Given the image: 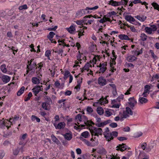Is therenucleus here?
Returning <instances> with one entry per match:
<instances>
[{"label": "nucleus", "instance_id": "obj_1", "mask_svg": "<svg viewBox=\"0 0 159 159\" xmlns=\"http://www.w3.org/2000/svg\"><path fill=\"white\" fill-rule=\"evenodd\" d=\"M133 114V111L131 110L130 108L127 107L126 108L125 110L123 112L122 116L123 118H127L130 115H132Z\"/></svg>", "mask_w": 159, "mask_h": 159}, {"label": "nucleus", "instance_id": "obj_2", "mask_svg": "<svg viewBox=\"0 0 159 159\" xmlns=\"http://www.w3.org/2000/svg\"><path fill=\"white\" fill-rule=\"evenodd\" d=\"M102 130L101 128L98 127H94L93 131L91 132L92 135L97 136L98 135H102Z\"/></svg>", "mask_w": 159, "mask_h": 159}, {"label": "nucleus", "instance_id": "obj_3", "mask_svg": "<svg viewBox=\"0 0 159 159\" xmlns=\"http://www.w3.org/2000/svg\"><path fill=\"white\" fill-rule=\"evenodd\" d=\"M128 104L129 106V107L132 109H134L135 106L136 104L137 103V101L135 100L134 98L132 97L130 98L129 99Z\"/></svg>", "mask_w": 159, "mask_h": 159}, {"label": "nucleus", "instance_id": "obj_4", "mask_svg": "<svg viewBox=\"0 0 159 159\" xmlns=\"http://www.w3.org/2000/svg\"><path fill=\"white\" fill-rule=\"evenodd\" d=\"M107 62H104L102 63H100L99 66H97L98 67L100 68L99 73H104L107 69Z\"/></svg>", "mask_w": 159, "mask_h": 159}, {"label": "nucleus", "instance_id": "obj_5", "mask_svg": "<svg viewBox=\"0 0 159 159\" xmlns=\"http://www.w3.org/2000/svg\"><path fill=\"white\" fill-rule=\"evenodd\" d=\"M98 82L101 86H104L107 84L106 80L102 76H101L98 78Z\"/></svg>", "mask_w": 159, "mask_h": 159}, {"label": "nucleus", "instance_id": "obj_6", "mask_svg": "<svg viewBox=\"0 0 159 159\" xmlns=\"http://www.w3.org/2000/svg\"><path fill=\"white\" fill-rule=\"evenodd\" d=\"M42 86H36L32 89V90L34 95L36 96L37 95L41 90V87Z\"/></svg>", "mask_w": 159, "mask_h": 159}, {"label": "nucleus", "instance_id": "obj_7", "mask_svg": "<svg viewBox=\"0 0 159 159\" xmlns=\"http://www.w3.org/2000/svg\"><path fill=\"white\" fill-rule=\"evenodd\" d=\"M107 97L104 98L103 97H102L98 102L96 103L97 104H99L101 105H103L104 104L107 103L108 102V100L107 99Z\"/></svg>", "mask_w": 159, "mask_h": 159}, {"label": "nucleus", "instance_id": "obj_8", "mask_svg": "<svg viewBox=\"0 0 159 159\" xmlns=\"http://www.w3.org/2000/svg\"><path fill=\"white\" fill-rule=\"evenodd\" d=\"M53 125L56 129H61L65 127V124L64 122H61L59 123L57 125L55 123H54Z\"/></svg>", "mask_w": 159, "mask_h": 159}, {"label": "nucleus", "instance_id": "obj_9", "mask_svg": "<svg viewBox=\"0 0 159 159\" xmlns=\"http://www.w3.org/2000/svg\"><path fill=\"white\" fill-rule=\"evenodd\" d=\"M3 120V119H2V120H0V127L2 129H5L6 126L7 128V129H8L10 127V126H8L7 125L6 123L7 120Z\"/></svg>", "mask_w": 159, "mask_h": 159}, {"label": "nucleus", "instance_id": "obj_10", "mask_svg": "<svg viewBox=\"0 0 159 159\" xmlns=\"http://www.w3.org/2000/svg\"><path fill=\"white\" fill-rule=\"evenodd\" d=\"M117 147L118 148L116 150H120L121 152L124 151L127 148V146L124 143H122V144H119Z\"/></svg>", "mask_w": 159, "mask_h": 159}, {"label": "nucleus", "instance_id": "obj_11", "mask_svg": "<svg viewBox=\"0 0 159 159\" xmlns=\"http://www.w3.org/2000/svg\"><path fill=\"white\" fill-rule=\"evenodd\" d=\"M1 79L3 82L7 83L10 81L11 78L8 76L3 75L2 76Z\"/></svg>", "mask_w": 159, "mask_h": 159}, {"label": "nucleus", "instance_id": "obj_12", "mask_svg": "<svg viewBox=\"0 0 159 159\" xmlns=\"http://www.w3.org/2000/svg\"><path fill=\"white\" fill-rule=\"evenodd\" d=\"M103 135L106 140L108 141H110L111 140L113 139L111 132L107 133V134L105 133L103 134Z\"/></svg>", "mask_w": 159, "mask_h": 159}, {"label": "nucleus", "instance_id": "obj_13", "mask_svg": "<svg viewBox=\"0 0 159 159\" xmlns=\"http://www.w3.org/2000/svg\"><path fill=\"white\" fill-rule=\"evenodd\" d=\"M137 58L134 55H130L128 56L127 58V60L129 62H132L135 61Z\"/></svg>", "mask_w": 159, "mask_h": 159}, {"label": "nucleus", "instance_id": "obj_14", "mask_svg": "<svg viewBox=\"0 0 159 159\" xmlns=\"http://www.w3.org/2000/svg\"><path fill=\"white\" fill-rule=\"evenodd\" d=\"M85 9H82L80 11H78L76 13V16H81L84 15L86 14L85 12Z\"/></svg>", "mask_w": 159, "mask_h": 159}, {"label": "nucleus", "instance_id": "obj_15", "mask_svg": "<svg viewBox=\"0 0 159 159\" xmlns=\"http://www.w3.org/2000/svg\"><path fill=\"white\" fill-rule=\"evenodd\" d=\"M51 138L53 142L55 143L57 145L60 144V142L59 140L53 134L51 135Z\"/></svg>", "mask_w": 159, "mask_h": 159}, {"label": "nucleus", "instance_id": "obj_16", "mask_svg": "<svg viewBox=\"0 0 159 159\" xmlns=\"http://www.w3.org/2000/svg\"><path fill=\"white\" fill-rule=\"evenodd\" d=\"M97 152L102 155H106L107 153V151L106 150L103 148H101L97 150Z\"/></svg>", "mask_w": 159, "mask_h": 159}, {"label": "nucleus", "instance_id": "obj_17", "mask_svg": "<svg viewBox=\"0 0 159 159\" xmlns=\"http://www.w3.org/2000/svg\"><path fill=\"white\" fill-rule=\"evenodd\" d=\"M125 19L127 21L130 23H131V22H134L135 21V19L130 15L126 16Z\"/></svg>", "mask_w": 159, "mask_h": 159}, {"label": "nucleus", "instance_id": "obj_18", "mask_svg": "<svg viewBox=\"0 0 159 159\" xmlns=\"http://www.w3.org/2000/svg\"><path fill=\"white\" fill-rule=\"evenodd\" d=\"M139 100L140 103L142 104L146 103L148 101V100L147 98L142 97H140Z\"/></svg>", "mask_w": 159, "mask_h": 159}, {"label": "nucleus", "instance_id": "obj_19", "mask_svg": "<svg viewBox=\"0 0 159 159\" xmlns=\"http://www.w3.org/2000/svg\"><path fill=\"white\" fill-rule=\"evenodd\" d=\"M118 37L121 40H130V39L127 35L124 34L119 35Z\"/></svg>", "mask_w": 159, "mask_h": 159}, {"label": "nucleus", "instance_id": "obj_20", "mask_svg": "<svg viewBox=\"0 0 159 159\" xmlns=\"http://www.w3.org/2000/svg\"><path fill=\"white\" fill-rule=\"evenodd\" d=\"M0 69L2 72L4 73H6L7 71L6 66L5 64H3L0 66Z\"/></svg>", "mask_w": 159, "mask_h": 159}, {"label": "nucleus", "instance_id": "obj_21", "mask_svg": "<svg viewBox=\"0 0 159 159\" xmlns=\"http://www.w3.org/2000/svg\"><path fill=\"white\" fill-rule=\"evenodd\" d=\"M65 138L67 140H70L72 138V135L69 133H66L63 135Z\"/></svg>", "mask_w": 159, "mask_h": 159}, {"label": "nucleus", "instance_id": "obj_22", "mask_svg": "<svg viewBox=\"0 0 159 159\" xmlns=\"http://www.w3.org/2000/svg\"><path fill=\"white\" fill-rule=\"evenodd\" d=\"M135 17L137 18L140 21L142 22L144 21L147 18V17L146 16H142L141 17L140 16L138 15L136 16Z\"/></svg>", "mask_w": 159, "mask_h": 159}, {"label": "nucleus", "instance_id": "obj_23", "mask_svg": "<svg viewBox=\"0 0 159 159\" xmlns=\"http://www.w3.org/2000/svg\"><path fill=\"white\" fill-rule=\"evenodd\" d=\"M144 90L143 92V94L147 93H149V90L150 89V86L148 85H146L144 87Z\"/></svg>", "mask_w": 159, "mask_h": 159}, {"label": "nucleus", "instance_id": "obj_24", "mask_svg": "<svg viewBox=\"0 0 159 159\" xmlns=\"http://www.w3.org/2000/svg\"><path fill=\"white\" fill-rule=\"evenodd\" d=\"M32 81L33 84H38L40 83L39 79L36 77L32 78Z\"/></svg>", "mask_w": 159, "mask_h": 159}, {"label": "nucleus", "instance_id": "obj_25", "mask_svg": "<svg viewBox=\"0 0 159 159\" xmlns=\"http://www.w3.org/2000/svg\"><path fill=\"white\" fill-rule=\"evenodd\" d=\"M37 66L36 63L35 62H33V64L30 65V67L28 65L27 66V69H28L29 70H33Z\"/></svg>", "mask_w": 159, "mask_h": 159}, {"label": "nucleus", "instance_id": "obj_26", "mask_svg": "<svg viewBox=\"0 0 159 159\" xmlns=\"http://www.w3.org/2000/svg\"><path fill=\"white\" fill-rule=\"evenodd\" d=\"M82 120H83L84 124L86 125H89V124L90 121L88 120L87 118L85 116H82Z\"/></svg>", "mask_w": 159, "mask_h": 159}, {"label": "nucleus", "instance_id": "obj_27", "mask_svg": "<svg viewBox=\"0 0 159 159\" xmlns=\"http://www.w3.org/2000/svg\"><path fill=\"white\" fill-rule=\"evenodd\" d=\"M25 88L24 86H22L21 88L18 91L17 93V95L18 96H20L24 92Z\"/></svg>", "mask_w": 159, "mask_h": 159}, {"label": "nucleus", "instance_id": "obj_28", "mask_svg": "<svg viewBox=\"0 0 159 159\" xmlns=\"http://www.w3.org/2000/svg\"><path fill=\"white\" fill-rule=\"evenodd\" d=\"M80 139L83 141L87 146H91V143H90L89 141H88L87 140L83 138L82 137H80Z\"/></svg>", "mask_w": 159, "mask_h": 159}, {"label": "nucleus", "instance_id": "obj_29", "mask_svg": "<svg viewBox=\"0 0 159 159\" xmlns=\"http://www.w3.org/2000/svg\"><path fill=\"white\" fill-rule=\"evenodd\" d=\"M62 49V48H59L58 47L57 48H56V49L55 51H54V50H53V51L55 53H57L58 54H62L63 52V51Z\"/></svg>", "mask_w": 159, "mask_h": 159}, {"label": "nucleus", "instance_id": "obj_30", "mask_svg": "<svg viewBox=\"0 0 159 159\" xmlns=\"http://www.w3.org/2000/svg\"><path fill=\"white\" fill-rule=\"evenodd\" d=\"M98 113L100 115H102L104 113V110L101 107H98L97 109Z\"/></svg>", "mask_w": 159, "mask_h": 159}, {"label": "nucleus", "instance_id": "obj_31", "mask_svg": "<svg viewBox=\"0 0 159 159\" xmlns=\"http://www.w3.org/2000/svg\"><path fill=\"white\" fill-rule=\"evenodd\" d=\"M55 34V33L54 32H50L49 33V34L47 36V38L50 41H51L52 39Z\"/></svg>", "mask_w": 159, "mask_h": 159}, {"label": "nucleus", "instance_id": "obj_32", "mask_svg": "<svg viewBox=\"0 0 159 159\" xmlns=\"http://www.w3.org/2000/svg\"><path fill=\"white\" fill-rule=\"evenodd\" d=\"M67 30L70 33H72L75 30V27L72 25L69 28H67Z\"/></svg>", "mask_w": 159, "mask_h": 159}, {"label": "nucleus", "instance_id": "obj_33", "mask_svg": "<svg viewBox=\"0 0 159 159\" xmlns=\"http://www.w3.org/2000/svg\"><path fill=\"white\" fill-rule=\"evenodd\" d=\"M89 133L87 131H85L81 133V136L82 137H84L85 138H87L88 137L89 135Z\"/></svg>", "mask_w": 159, "mask_h": 159}, {"label": "nucleus", "instance_id": "obj_34", "mask_svg": "<svg viewBox=\"0 0 159 159\" xmlns=\"http://www.w3.org/2000/svg\"><path fill=\"white\" fill-rule=\"evenodd\" d=\"M140 37L141 40L143 41H145L146 40L147 36L145 34L142 33L141 34Z\"/></svg>", "mask_w": 159, "mask_h": 159}, {"label": "nucleus", "instance_id": "obj_35", "mask_svg": "<svg viewBox=\"0 0 159 159\" xmlns=\"http://www.w3.org/2000/svg\"><path fill=\"white\" fill-rule=\"evenodd\" d=\"M70 73L69 71L68 70H66L65 71L64 76V79L65 80H66L67 78L70 76Z\"/></svg>", "mask_w": 159, "mask_h": 159}, {"label": "nucleus", "instance_id": "obj_36", "mask_svg": "<svg viewBox=\"0 0 159 159\" xmlns=\"http://www.w3.org/2000/svg\"><path fill=\"white\" fill-rule=\"evenodd\" d=\"M49 103L47 102H44L42 103V107L45 110H48L47 108L49 104Z\"/></svg>", "mask_w": 159, "mask_h": 159}, {"label": "nucleus", "instance_id": "obj_37", "mask_svg": "<svg viewBox=\"0 0 159 159\" xmlns=\"http://www.w3.org/2000/svg\"><path fill=\"white\" fill-rule=\"evenodd\" d=\"M145 31L149 34H151L152 33V30L151 29V28L150 27H147L145 28Z\"/></svg>", "mask_w": 159, "mask_h": 159}, {"label": "nucleus", "instance_id": "obj_38", "mask_svg": "<svg viewBox=\"0 0 159 159\" xmlns=\"http://www.w3.org/2000/svg\"><path fill=\"white\" fill-rule=\"evenodd\" d=\"M95 125L98 127H103L105 125V122H101V123H96L95 124Z\"/></svg>", "mask_w": 159, "mask_h": 159}, {"label": "nucleus", "instance_id": "obj_39", "mask_svg": "<svg viewBox=\"0 0 159 159\" xmlns=\"http://www.w3.org/2000/svg\"><path fill=\"white\" fill-rule=\"evenodd\" d=\"M152 6L155 9H157L159 11V5L156 2H153L152 3Z\"/></svg>", "mask_w": 159, "mask_h": 159}, {"label": "nucleus", "instance_id": "obj_40", "mask_svg": "<svg viewBox=\"0 0 159 159\" xmlns=\"http://www.w3.org/2000/svg\"><path fill=\"white\" fill-rule=\"evenodd\" d=\"M20 151V149L19 148H17L13 150V154L16 156L17 155Z\"/></svg>", "mask_w": 159, "mask_h": 159}, {"label": "nucleus", "instance_id": "obj_41", "mask_svg": "<svg viewBox=\"0 0 159 159\" xmlns=\"http://www.w3.org/2000/svg\"><path fill=\"white\" fill-rule=\"evenodd\" d=\"M117 2L113 0H111L109 2V4L113 6H117L116 4Z\"/></svg>", "mask_w": 159, "mask_h": 159}, {"label": "nucleus", "instance_id": "obj_42", "mask_svg": "<svg viewBox=\"0 0 159 159\" xmlns=\"http://www.w3.org/2000/svg\"><path fill=\"white\" fill-rule=\"evenodd\" d=\"M32 95V93L31 92L29 93L28 95V97L25 98L24 101L26 102L29 100Z\"/></svg>", "mask_w": 159, "mask_h": 159}, {"label": "nucleus", "instance_id": "obj_43", "mask_svg": "<svg viewBox=\"0 0 159 159\" xmlns=\"http://www.w3.org/2000/svg\"><path fill=\"white\" fill-rule=\"evenodd\" d=\"M106 16H106V15H105L103 18L99 20V22L103 23L104 22H106L107 20V18Z\"/></svg>", "mask_w": 159, "mask_h": 159}, {"label": "nucleus", "instance_id": "obj_44", "mask_svg": "<svg viewBox=\"0 0 159 159\" xmlns=\"http://www.w3.org/2000/svg\"><path fill=\"white\" fill-rule=\"evenodd\" d=\"M91 66V65L89 63H87L83 67V69L85 70H89V67Z\"/></svg>", "mask_w": 159, "mask_h": 159}, {"label": "nucleus", "instance_id": "obj_45", "mask_svg": "<svg viewBox=\"0 0 159 159\" xmlns=\"http://www.w3.org/2000/svg\"><path fill=\"white\" fill-rule=\"evenodd\" d=\"M82 116L81 114H78L75 117L76 119H78L80 122L82 121Z\"/></svg>", "mask_w": 159, "mask_h": 159}, {"label": "nucleus", "instance_id": "obj_46", "mask_svg": "<svg viewBox=\"0 0 159 159\" xmlns=\"http://www.w3.org/2000/svg\"><path fill=\"white\" fill-rule=\"evenodd\" d=\"M98 8V6H96L94 7H86L85 8V10L86 11L88 10H96Z\"/></svg>", "mask_w": 159, "mask_h": 159}, {"label": "nucleus", "instance_id": "obj_47", "mask_svg": "<svg viewBox=\"0 0 159 159\" xmlns=\"http://www.w3.org/2000/svg\"><path fill=\"white\" fill-rule=\"evenodd\" d=\"M123 96H124L123 95H121V96H119L118 98H117L116 100H114L113 101H112V103H114L116 101V100H118L119 101H120V99H123Z\"/></svg>", "mask_w": 159, "mask_h": 159}, {"label": "nucleus", "instance_id": "obj_48", "mask_svg": "<svg viewBox=\"0 0 159 159\" xmlns=\"http://www.w3.org/2000/svg\"><path fill=\"white\" fill-rule=\"evenodd\" d=\"M27 8L28 7L27 5L26 4H25L20 6L19 7V9L20 10H22L23 9H27Z\"/></svg>", "mask_w": 159, "mask_h": 159}, {"label": "nucleus", "instance_id": "obj_49", "mask_svg": "<svg viewBox=\"0 0 159 159\" xmlns=\"http://www.w3.org/2000/svg\"><path fill=\"white\" fill-rule=\"evenodd\" d=\"M116 12L114 11H112L111 12H109V13L106 15V16H107V17H110L112 15H116Z\"/></svg>", "mask_w": 159, "mask_h": 159}, {"label": "nucleus", "instance_id": "obj_50", "mask_svg": "<svg viewBox=\"0 0 159 159\" xmlns=\"http://www.w3.org/2000/svg\"><path fill=\"white\" fill-rule=\"evenodd\" d=\"M27 134L26 133H25L22 135L20 137V139L21 140H24L26 139Z\"/></svg>", "mask_w": 159, "mask_h": 159}, {"label": "nucleus", "instance_id": "obj_51", "mask_svg": "<svg viewBox=\"0 0 159 159\" xmlns=\"http://www.w3.org/2000/svg\"><path fill=\"white\" fill-rule=\"evenodd\" d=\"M19 116H15L13 119L11 118L10 119L9 121V122H10V123L11 124L12 123V121H11L12 120H13L14 121H16V120H18L19 118Z\"/></svg>", "mask_w": 159, "mask_h": 159}, {"label": "nucleus", "instance_id": "obj_52", "mask_svg": "<svg viewBox=\"0 0 159 159\" xmlns=\"http://www.w3.org/2000/svg\"><path fill=\"white\" fill-rule=\"evenodd\" d=\"M111 136L112 138L113 139L114 137H116L118 136V132L116 131H113L111 132Z\"/></svg>", "mask_w": 159, "mask_h": 159}, {"label": "nucleus", "instance_id": "obj_53", "mask_svg": "<svg viewBox=\"0 0 159 159\" xmlns=\"http://www.w3.org/2000/svg\"><path fill=\"white\" fill-rule=\"evenodd\" d=\"M45 99L47 100V102H47L48 103L52 101V100L48 96H45L44 97Z\"/></svg>", "mask_w": 159, "mask_h": 159}, {"label": "nucleus", "instance_id": "obj_54", "mask_svg": "<svg viewBox=\"0 0 159 159\" xmlns=\"http://www.w3.org/2000/svg\"><path fill=\"white\" fill-rule=\"evenodd\" d=\"M112 113L109 110H106L105 111V116L107 117H109L111 115Z\"/></svg>", "mask_w": 159, "mask_h": 159}, {"label": "nucleus", "instance_id": "obj_55", "mask_svg": "<svg viewBox=\"0 0 159 159\" xmlns=\"http://www.w3.org/2000/svg\"><path fill=\"white\" fill-rule=\"evenodd\" d=\"M5 153L2 150H0V158L2 159L4 157Z\"/></svg>", "mask_w": 159, "mask_h": 159}, {"label": "nucleus", "instance_id": "obj_56", "mask_svg": "<svg viewBox=\"0 0 159 159\" xmlns=\"http://www.w3.org/2000/svg\"><path fill=\"white\" fill-rule=\"evenodd\" d=\"M87 111L89 113L93 112V110L92 108L90 107H88L87 108Z\"/></svg>", "mask_w": 159, "mask_h": 159}, {"label": "nucleus", "instance_id": "obj_57", "mask_svg": "<svg viewBox=\"0 0 159 159\" xmlns=\"http://www.w3.org/2000/svg\"><path fill=\"white\" fill-rule=\"evenodd\" d=\"M132 53L134 55H136L137 56L139 55L138 50L137 49L136 50H133L132 51Z\"/></svg>", "mask_w": 159, "mask_h": 159}, {"label": "nucleus", "instance_id": "obj_58", "mask_svg": "<svg viewBox=\"0 0 159 159\" xmlns=\"http://www.w3.org/2000/svg\"><path fill=\"white\" fill-rule=\"evenodd\" d=\"M51 54V52L50 50H47L45 53V55L46 57H48Z\"/></svg>", "mask_w": 159, "mask_h": 159}, {"label": "nucleus", "instance_id": "obj_59", "mask_svg": "<svg viewBox=\"0 0 159 159\" xmlns=\"http://www.w3.org/2000/svg\"><path fill=\"white\" fill-rule=\"evenodd\" d=\"M110 126L112 128H115L117 126V124L116 123H112L110 124Z\"/></svg>", "mask_w": 159, "mask_h": 159}, {"label": "nucleus", "instance_id": "obj_60", "mask_svg": "<svg viewBox=\"0 0 159 159\" xmlns=\"http://www.w3.org/2000/svg\"><path fill=\"white\" fill-rule=\"evenodd\" d=\"M57 28V26H55L53 28H49L48 29V30L49 31H55Z\"/></svg>", "mask_w": 159, "mask_h": 159}, {"label": "nucleus", "instance_id": "obj_61", "mask_svg": "<svg viewBox=\"0 0 159 159\" xmlns=\"http://www.w3.org/2000/svg\"><path fill=\"white\" fill-rule=\"evenodd\" d=\"M117 139L120 141H123V140H127V138L125 137H121L117 138Z\"/></svg>", "mask_w": 159, "mask_h": 159}, {"label": "nucleus", "instance_id": "obj_62", "mask_svg": "<svg viewBox=\"0 0 159 159\" xmlns=\"http://www.w3.org/2000/svg\"><path fill=\"white\" fill-rule=\"evenodd\" d=\"M55 86L58 88H59V86L60 85V83L59 82L58 80H57L55 83Z\"/></svg>", "mask_w": 159, "mask_h": 159}, {"label": "nucleus", "instance_id": "obj_63", "mask_svg": "<svg viewBox=\"0 0 159 159\" xmlns=\"http://www.w3.org/2000/svg\"><path fill=\"white\" fill-rule=\"evenodd\" d=\"M132 155V152L131 151H128L126 154L125 155L127 156V157H129Z\"/></svg>", "mask_w": 159, "mask_h": 159}, {"label": "nucleus", "instance_id": "obj_64", "mask_svg": "<svg viewBox=\"0 0 159 159\" xmlns=\"http://www.w3.org/2000/svg\"><path fill=\"white\" fill-rule=\"evenodd\" d=\"M72 93L71 91L70 90H67L65 93V95L67 96L70 95Z\"/></svg>", "mask_w": 159, "mask_h": 159}]
</instances>
